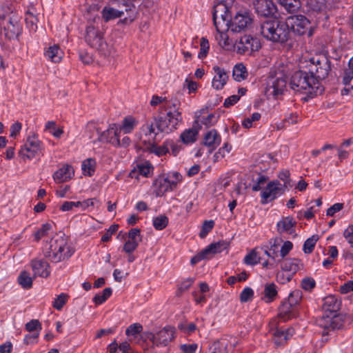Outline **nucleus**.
<instances>
[{"mask_svg": "<svg viewBox=\"0 0 353 353\" xmlns=\"http://www.w3.org/2000/svg\"><path fill=\"white\" fill-rule=\"evenodd\" d=\"M257 30L266 40L277 43H286L292 35L288 23L276 18L261 19L259 22Z\"/></svg>", "mask_w": 353, "mask_h": 353, "instance_id": "obj_1", "label": "nucleus"}, {"mask_svg": "<svg viewBox=\"0 0 353 353\" xmlns=\"http://www.w3.org/2000/svg\"><path fill=\"white\" fill-rule=\"evenodd\" d=\"M102 21L100 17L94 18L85 30V41L91 48L95 49L101 56L107 57L111 54V48L103 38L101 30Z\"/></svg>", "mask_w": 353, "mask_h": 353, "instance_id": "obj_2", "label": "nucleus"}, {"mask_svg": "<svg viewBox=\"0 0 353 353\" xmlns=\"http://www.w3.org/2000/svg\"><path fill=\"white\" fill-rule=\"evenodd\" d=\"M290 87L295 92L304 91L315 95L321 94L323 91V87L306 67L292 74L290 80Z\"/></svg>", "mask_w": 353, "mask_h": 353, "instance_id": "obj_3", "label": "nucleus"}, {"mask_svg": "<svg viewBox=\"0 0 353 353\" xmlns=\"http://www.w3.org/2000/svg\"><path fill=\"white\" fill-rule=\"evenodd\" d=\"M74 252V250L69 245L65 235L57 234L50 239L45 256L52 263H59L68 259Z\"/></svg>", "mask_w": 353, "mask_h": 353, "instance_id": "obj_4", "label": "nucleus"}, {"mask_svg": "<svg viewBox=\"0 0 353 353\" xmlns=\"http://www.w3.org/2000/svg\"><path fill=\"white\" fill-rule=\"evenodd\" d=\"M182 121L181 112L179 110H170L163 116L154 117V122L146 123L143 128L148 130L149 134H158V132H155L154 126L159 132L169 134L176 130L182 123Z\"/></svg>", "mask_w": 353, "mask_h": 353, "instance_id": "obj_5", "label": "nucleus"}, {"mask_svg": "<svg viewBox=\"0 0 353 353\" xmlns=\"http://www.w3.org/2000/svg\"><path fill=\"white\" fill-rule=\"evenodd\" d=\"M306 69H309L310 73L319 82L327 77L332 70L331 58L327 54H317L310 60Z\"/></svg>", "mask_w": 353, "mask_h": 353, "instance_id": "obj_6", "label": "nucleus"}, {"mask_svg": "<svg viewBox=\"0 0 353 353\" xmlns=\"http://www.w3.org/2000/svg\"><path fill=\"white\" fill-rule=\"evenodd\" d=\"M6 12V14H0L3 21L4 35L10 40L17 39L22 30L19 18L13 13L10 7H7Z\"/></svg>", "mask_w": 353, "mask_h": 353, "instance_id": "obj_7", "label": "nucleus"}, {"mask_svg": "<svg viewBox=\"0 0 353 353\" xmlns=\"http://www.w3.org/2000/svg\"><path fill=\"white\" fill-rule=\"evenodd\" d=\"M231 5L216 3L213 8V21L216 30L219 32L228 30L232 21V17L229 12Z\"/></svg>", "mask_w": 353, "mask_h": 353, "instance_id": "obj_8", "label": "nucleus"}, {"mask_svg": "<svg viewBox=\"0 0 353 353\" xmlns=\"http://www.w3.org/2000/svg\"><path fill=\"white\" fill-rule=\"evenodd\" d=\"M285 23H288L290 30L297 35L307 34L310 37L313 34L310 21L303 15L291 16L287 19Z\"/></svg>", "mask_w": 353, "mask_h": 353, "instance_id": "obj_9", "label": "nucleus"}, {"mask_svg": "<svg viewBox=\"0 0 353 353\" xmlns=\"http://www.w3.org/2000/svg\"><path fill=\"white\" fill-rule=\"evenodd\" d=\"M43 150V144L37 136L33 134L28 137L26 144L19 151V155L25 159H32Z\"/></svg>", "mask_w": 353, "mask_h": 353, "instance_id": "obj_10", "label": "nucleus"}, {"mask_svg": "<svg viewBox=\"0 0 353 353\" xmlns=\"http://www.w3.org/2000/svg\"><path fill=\"white\" fill-rule=\"evenodd\" d=\"M285 192V187L281 186V183L278 180L271 181L261 193V203L267 204L283 194Z\"/></svg>", "mask_w": 353, "mask_h": 353, "instance_id": "obj_11", "label": "nucleus"}, {"mask_svg": "<svg viewBox=\"0 0 353 353\" xmlns=\"http://www.w3.org/2000/svg\"><path fill=\"white\" fill-rule=\"evenodd\" d=\"M145 337L151 341L154 345L164 347L174 338V328L170 326L165 327L156 334H146Z\"/></svg>", "mask_w": 353, "mask_h": 353, "instance_id": "obj_12", "label": "nucleus"}, {"mask_svg": "<svg viewBox=\"0 0 353 353\" xmlns=\"http://www.w3.org/2000/svg\"><path fill=\"white\" fill-rule=\"evenodd\" d=\"M252 19L248 12H239L232 21L229 29L233 32H241L245 31L252 24Z\"/></svg>", "mask_w": 353, "mask_h": 353, "instance_id": "obj_13", "label": "nucleus"}, {"mask_svg": "<svg viewBox=\"0 0 353 353\" xmlns=\"http://www.w3.org/2000/svg\"><path fill=\"white\" fill-rule=\"evenodd\" d=\"M323 319L325 323L321 324V325L324 327L322 332L323 335L327 334L329 330H335L342 328L346 321H350L352 320L350 316L343 314H334L332 318Z\"/></svg>", "mask_w": 353, "mask_h": 353, "instance_id": "obj_14", "label": "nucleus"}, {"mask_svg": "<svg viewBox=\"0 0 353 353\" xmlns=\"http://www.w3.org/2000/svg\"><path fill=\"white\" fill-rule=\"evenodd\" d=\"M261 48V43L257 38L250 35L241 37L236 43V49L239 53H251L257 51Z\"/></svg>", "mask_w": 353, "mask_h": 353, "instance_id": "obj_15", "label": "nucleus"}, {"mask_svg": "<svg viewBox=\"0 0 353 353\" xmlns=\"http://www.w3.org/2000/svg\"><path fill=\"white\" fill-rule=\"evenodd\" d=\"M97 132L99 134V141L110 143L114 147L119 145V132L116 123L110 124L103 132H100L97 128Z\"/></svg>", "mask_w": 353, "mask_h": 353, "instance_id": "obj_16", "label": "nucleus"}, {"mask_svg": "<svg viewBox=\"0 0 353 353\" xmlns=\"http://www.w3.org/2000/svg\"><path fill=\"white\" fill-rule=\"evenodd\" d=\"M253 4L256 12L265 19L271 18L276 13V6L272 0H254Z\"/></svg>", "mask_w": 353, "mask_h": 353, "instance_id": "obj_17", "label": "nucleus"}, {"mask_svg": "<svg viewBox=\"0 0 353 353\" xmlns=\"http://www.w3.org/2000/svg\"><path fill=\"white\" fill-rule=\"evenodd\" d=\"M322 310L325 312L323 318H329V314L337 312L341 306V301L334 295H330L323 300Z\"/></svg>", "mask_w": 353, "mask_h": 353, "instance_id": "obj_18", "label": "nucleus"}, {"mask_svg": "<svg viewBox=\"0 0 353 353\" xmlns=\"http://www.w3.org/2000/svg\"><path fill=\"white\" fill-rule=\"evenodd\" d=\"M287 83V79L284 74L279 73L274 77H270L268 81V90H272V92L276 96L284 91Z\"/></svg>", "mask_w": 353, "mask_h": 353, "instance_id": "obj_19", "label": "nucleus"}, {"mask_svg": "<svg viewBox=\"0 0 353 353\" xmlns=\"http://www.w3.org/2000/svg\"><path fill=\"white\" fill-rule=\"evenodd\" d=\"M201 128L199 120L196 119L192 128L185 130L180 135L181 141L185 145L193 143L196 141L199 130Z\"/></svg>", "mask_w": 353, "mask_h": 353, "instance_id": "obj_20", "label": "nucleus"}, {"mask_svg": "<svg viewBox=\"0 0 353 353\" xmlns=\"http://www.w3.org/2000/svg\"><path fill=\"white\" fill-rule=\"evenodd\" d=\"M213 70L216 75L212 80V87L216 90H221L227 83L229 76L227 72L219 66H214Z\"/></svg>", "mask_w": 353, "mask_h": 353, "instance_id": "obj_21", "label": "nucleus"}, {"mask_svg": "<svg viewBox=\"0 0 353 353\" xmlns=\"http://www.w3.org/2000/svg\"><path fill=\"white\" fill-rule=\"evenodd\" d=\"M31 267L34 272V277L37 276L48 277L50 275L49 264L41 259H33L31 261Z\"/></svg>", "mask_w": 353, "mask_h": 353, "instance_id": "obj_22", "label": "nucleus"}, {"mask_svg": "<svg viewBox=\"0 0 353 353\" xmlns=\"http://www.w3.org/2000/svg\"><path fill=\"white\" fill-rule=\"evenodd\" d=\"M74 174L72 166L65 165L53 174L54 180L58 183H63L70 180Z\"/></svg>", "mask_w": 353, "mask_h": 353, "instance_id": "obj_23", "label": "nucleus"}, {"mask_svg": "<svg viewBox=\"0 0 353 353\" xmlns=\"http://www.w3.org/2000/svg\"><path fill=\"white\" fill-rule=\"evenodd\" d=\"M279 316L283 321H286L298 316L296 306L290 304V301L284 302L279 308Z\"/></svg>", "mask_w": 353, "mask_h": 353, "instance_id": "obj_24", "label": "nucleus"}, {"mask_svg": "<svg viewBox=\"0 0 353 353\" xmlns=\"http://www.w3.org/2000/svg\"><path fill=\"white\" fill-rule=\"evenodd\" d=\"M102 19L108 22L123 17V10L115 8L110 5H106L101 11Z\"/></svg>", "mask_w": 353, "mask_h": 353, "instance_id": "obj_25", "label": "nucleus"}, {"mask_svg": "<svg viewBox=\"0 0 353 353\" xmlns=\"http://www.w3.org/2000/svg\"><path fill=\"white\" fill-rule=\"evenodd\" d=\"M221 143V137L215 130L207 132L204 137L203 144L210 148V152L214 150Z\"/></svg>", "mask_w": 353, "mask_h": 353, "instance_id": "obj_26", "label": "nucleus"}, {"mask_svg": "<svg viewBox=\"0 0 353 353\" xmlns=\"http://www.w3.org/2000/svg\"><path fill=\"white\" fill-rule=\"evenodd\" d=\"M271 332L273 336V340L276 345H283L292 335V331L288 330L287 331L279 330L278 328H271Z\"/></svg>", "mask_w": 353, "mask_h": 353, "instance_id": "obj_27", "label": "nucleus"}, {"mask_svg": "<svg viewBox=\"0 0 353 353\" xmlns=\"http://www.w3.org/2000/svg\"><path fill=\"white\" fill-rule=\"evenodd\" d=\"M296 225V222L291 216H286L279 221L277 224V231L279 233L288 232L292 234L293 228Z\"/></svg>", "mask_w": 353, "mask_h": 353, "instance_id": "obj_28", "label": "nucleus"}, {"mask_svg": "<svg viewBox=\"0 0 353 353\" xmlns=\"http://www.w3.org/2000/svg\"><path fill=\"white\" fill-rule=\"evenodd\" d=\"M63 52L58 45L50 46L45 52V56L54 63H59L63 58Z\"/></svg>", "mask_w": 353, "mask_h": 353, "instance_id": "obj_29", "label": "nucleus"}, {"mask_svg": "<svg viewBox=\"0 0 353 353\" xmlns=\"http://www.w3.org/2000/svg\"><path fill=\"white\" fill-rule=\"evenodd\" d=\"M302 266L301 261L297 259H286L281 263L282 270L290 272L292 274L299 271Z\"/></svg>", "mask_w": 353, "mask_h": 353, "instance_id": "obj_30", "label": "nucleus"}, {"mask_svg": "<svg viewBox=\"0 0 353 353\" xmlns=\"http://www.w3.org/2000/svg\"><path fill=\"white\" fill-rule=\"evenodd\" d=\"M154 184L156 188L155 194L157 196H162L165 192L170 189L169 178L160 177L155 181Z\"/></svg>", "mask_w": 353, "mask_h": 353, "instance_id": "obj_31", "label": "nucleus"}, {"mask_svg": "<svg viewBox=\"0 0 353 353\" xmlns=\"http://www.w3.org/2000/svg\"><path fill=\"white\" fill-rule=\"evenodd\" d=\"M277 294L278 292L276 285L273 283H267L264 288L263 296L262 297V299L266 303H271L275 299Z\"/></svg>", "mask_w": 353, "mask_h": 353, "instance_id": "obj_32", "label": "nucleus"}, {"mask_svg": "<svg viewBox=\"0 0 353 353\" xmlns=\"http://www.w3.org/2000/svg\"><path fill=\"white\" fill-rule=\"evenodd\" d=\"M143 326L140 323H133L126 329L125 334L130 341H137L140 338Z\"/></svg>", "mask_w": 353, "mask_h": 353, "instance_id": "obj_33", "label": "nucleus"}, {"mask_svg": "<svg viewBox=\"0 0 353 353\" xmlns=\"http://www.w3.org/2000/svg\"><path fill=\"white\" fill-rule=\"evenodd\" d=\"M278 3L288 12H295L301 8L299 0H277Z\"/></svg>", "mask_w": 353, "mask_h": 353, "instance_id": "obj_34", "label": "nucleus"}, {"mask_svg": "<svg viewBox=\"0 0 353 353\" xmlns=\"http://www.w3.org/2000/svg\"><path fill=\"white\" fill-rule=\"evenodd\" d=\"M152 170V167L148 164H140L137 165V168H134L130 172V176L132 178H138V174L148 177L150 175V172Z\"/></svg>", "mask_w": 353, "mask_h": 353, "instance_id": "obj_35", "label": "nucleus"}, {"mask_svg": "<svg viewBox=\"0 0 353 353\" xmlns=\"http://www.w3.org/2000/svg\"><path fill=\"white\" fill-rule=\"evenodd\" d=\"M137 124V121L132 117H125L122 125L119 129V133L122 130L125 134L130 133Z\"/></svg>", "mask_w": 353, "mask_h": 353, "instance_id": "obj_36", "label": "nucleus"}, {"mask_svg": "<svg viewBox=\"0 0 353 353\" xmlns=\"http://www.w3.org/2000/svg\"><path fill=\"white\" fill-rule=\"evenodd\" d=\"M110 353H130V345L128 342H123L119 346L116 341L112 342L108 346Z\"/></svg>", "mask_w": 353, "mask_h": 353, "instance_id": "obj_37", "label": "nucleus"}, {"mask_svg": "<svg viewBox=\"0 0 353 353\" xmlns=\"http://www.w3.org/2000/svg\"><path fill=\"white\" fill-rule=\"evenodd\" d=\"M280 242H281V240L277 239H274L273 240V243L272 242L271 240L270 241V247L269 250L265 251V254L273 260H275L276 258L278 256Z\"/></svg>", "mask_w": 353, "mask_h": 353, "instance_id": "obj_38", "label": "nucleus"}, {"mask_svg": "<svg viewBox=\"0 0 353 353\" xmlns=\"http://www.w3.org/2000/svg\"><path fill=\"white\" fill-rule=\"evenodd\" d=\"M227 343L217 340L209 347V353H227Z\"/></svg>", "mask_w": 353, "mask_h": 353, "instance_id": "obj_39", "label": "nucleus"}, {"mask_svg": "<svg viewBox=\"0 0 353 353\" xmlns=\"http://www.w3.org/2000/svg\"><path fill=\"white\" fill-rule=\"evenodd\" d=\"M32 278L30 274L26 271H23L20 273L18 277V282L24 289H30L32 286Z\"/></svg>", "mask_w": 353, "mask_h": 353, "instance_id": "obj_40", "label": "nucleus"}, {"mask_svg": "<svg viewBox=\"0 0 353 353\" xmlns=\"http://www.w3.org/2000/svg\"><path fill=\"white\" fill-rule=\"evenodd\" d=\"M96 167V161L94 159L89 158L82 162L81 168L84 174L92 176Z\"/></svg>", "mask_w": 353, "mask_h": 353, "instance_id": "obj_41", "label": "nucleus"}, {"mask_svg": "<svg viewBox=\"0 0 353 353\" xmlns=\"http://www.w3.org/2000/svg\"><path fill=\"white\" fill-rule=\"evenodd\" d=\"M233 77L236 81H241L247 77L246 68L242 64H236L233 69Z\"/></svg>", "mask_w": 353, "mask_h": 353, "instance_id": "obj_42", "label": "nucleus"}, {"mask_svg": "<svg viewBox=\"0 0 353 353\" xmlns=\"http://www.w3.org/2000/svg\"><path fill=\"white\" fill-rule=\"evenodd\" d=\"M25 21L26 22V24L28 27L32 31H36L37 28V22L38 19L37 16L34 14L33 12H32L30 10H28L26 12V19Z\"/></svg>", "mask_w": 353, "mask_h": 353, "instance_id": "obj_43", "label": "nucleus"}, {"mask_svg": "<svg viewBox=\"0 0 353 353\" xmlns=\"http://www.w3.org/2000/svg\"><path fill=\"white\" fill-rule=\"evenodd\" d=\"M45 129L50 131L52 134L56 138H60L63 134V128L56 129V122L54 121H49L46 123Z\"/></svg>", "mask_w": 353, "mask_h": 353, "instance_id": "obj_44", "label": "nucleus"}, {"mask_svg": "<svg viewBox=\"0 0 353 353\" xmlns=\"http://www.w3.org/2000/svg\"><path fill=\"white\" fill-rule=\"evenodd\" d=\"M317 235H313L308 238L303 244V250L305 254H310L312 252L314 246L318 241Z\"/></svg>", "mask_w": 353, "mask_h": 353, "instance_id": "obj_45", "label": "nucleus"}, {"mask_svg": "<svg viewBox=\"0 0 353 353\" xmlns=\"http://www.w3.org/2000/svg\"><path fill=\"white\" fill-rule=\"evenodd\" d=\"M112 290L110 288H106L103 290L102 294H96L93 298V301L97 305L102 304L112 294Z\"/></svg>", "mask_w": 353, "mask_h": 353, "instance_id": "obj_46", "label": "nucleus"}, {"mask_svg": "<svg viewBox=\"0 0 353 353\" xmlns=\"http://www.w3.org/2000/svg\"><path fill=\"white\" fill-rule=\"evenodd\" d=\"M261 258L254 249H253L244 258V263L247 265H254L260 262Z\"/></svg>", "mask_w": 353, "mask_h": 353, "instance_id": "obj_47", "label": "nucleus"}, {"mask_svg": "<svg viewBox=\"0 0 353 353\" xmlns=\"http://www.w3.org/2000/svg\"><path fill=\"white\" fill-rule=\"evenodd\" d=\"M168 223V218L165 215L158 216L153 219V226L156 230L164 229Z\"/></svg>", "mask_w": 353, "mask_h": 353, "instance_id": "obj_48", "label": "nucleus"}, {"mask_svg": "<svg viewBox=\"0 0 353 353\" xmlns=\"http://www.w3.org/2000/svg\"><path fill=\"white\" fill-rule=\"evenodd\" d=\"M52 229L51 224L46 223L42 225L41 228L34 233V239L39 241L42 237L48 235L49 231Z\"/></svg>", "mask_w": 353, "mask_h": 353, "instance_id": "obj_49", "label": "nucleus"}, {"mask_svg": "<svg viewBox=\"0 0 353 353\" xmlns=\"http://www.w3.org/2000/svg\"><path fill=\"white\" fill-rule=\"evenodd\" d=\"M200 46L201 49L198 57L203 59L207 56L210 48L208 40L205 37H202L200 41Z\"/></svg>", "mask_w": 353, "mask_h": 353, "instance_id": "obj_50", "label": "nucleus"}, {"mask_svg": "<svg viewBox=\"0 0 353 353\" xmlns=\"http://www.w3.org/2000/svg\"><path fill=\"white\" fill-rule=\"evenodd\" d=\"M302 299V292L301 291L297 290L292 292L289 296L288 301H290V304L294 305L296 306Z\"/></svg>", "mask_w": 353, "mask_h": 353, "instance_id": "obj_51", "label": "nucleus"}, {"mask_svg": "<svg viewBox=\"0 0 353 353\" xmlns=\"http://www.w3.org/2000/svg\"><path fill=\"white\" fill-rule=\"evenodd\" d=\"M290 171L288 170H285L279 172L278 176L279 178L283 181V184H281V186L285 187V190L288 188V187H290Z\"/></svg>", "mask_w": 353, "mask_h": 353, "instance_id": "obj_52", "label": "nucleus"}, {"mask_svg": "<svg viewBox=\"0 0 353 353\" xmlns=\"http://www.w3.org/2000/svg\"><path fill=\"white\" fill-rule=\"evenodd\" d=\"M210 245L212 246L214 253L216 254L226 250L229 246V243L225 241H220L216 243H211Z\"/></svg>", "mask_w": 353, "mask_h": 353, "instance_id": "obj_53", "label": "nucleus"}, {"mask_svg": "<svg viewBox=\"0 0 353 353\" xmlns=\"http://www.w3.org/2000/svg\"><path fill=\"white\" fill-rule=\"evenodd\" d=\"M214 225V222L212 220L205 221L203 223L202 229L199 233L201 238H204L208 233L212 230Z\"/></svg>", "mask_w": 353, "mask_h": 353, "instance_id": "obj_54", "label": "nucleus"}, {"mask_svg": "<svg viewBox=\"0 0 353 353\" xmlns=\"http://www.w3.org/2000/svg\"><path fill=\"white\" fill-rule=\"evenodd\" d=\"M67 296L64 294L59 295L54 301L52 306L58 310H61L66 303Z\"/></svg>", "mask_w": 353, "mask_h": 353, "instance_id": "obj_55", "label": "nucleus"}, {"mask_svg": "<svg viewBox=\"0 0 353 353\" xmlns=\"http://www.w3.org/2000/svg\"><path fill=\"white\" fill-rule=\"evenodd\" d=\"M194 280L192 279H188L183 281L178 288V290L176 291V296H179L182 294L183 292L188 290L190 288Z\"/></svg>", "mask_w": 353, "mask_h": 353, "instance_id": "obj_56", "label": "nucleus"}, {"mask_svg": "<svg viewBox=\"0 0 353 353\" xmlns=\"http://www.w3.org/2000/svg\"><path fill=\"white\" fill-rule=\"evenodd\" d=\"M26 330L30 332L41 330V324L39 320L32 319L26 324Z\"/></svg>", "mask_w": 353, "mask_h": 353, "instance_id": "obj_57", "label": "nucleus"}, {"mask_svg": "<svg viewBox=\"0 0 353 353\" xmlns=\"http://www.w3.org/2000/svg\"><path fill=\"white\" fill-rule=\"evenodd\" d=\"M268 178L264 175H260L256 183L252 187V190L254 192L259 191L262 189V186L267 182Z\"/></svg>", "mask_w": 353, "mask_h": 353, "instance_id": "obj_58", "label": "nucleus"}, {"mask_svg": "<svg viewBox=\"0 0 353 353\" xmlns=\"http://www.w3.org/2000/svg\"><path fill=\"white\" fill-rule=\"evenodd\" d=\"M254 292L250 288H245L240 294V299L241 302H248L253 296Z\"/></svg>", "mask_w": 353, "mask_h": 353, "instance_id": "obj_59", "label": "nucleus"}, {"mask_svg": "<svg viewBox=\"0 0 353 353\" xmlns=\"http://www.w3.org/2000/svg\"><path fill=\"white\" fill-rule=\"evenodd\" d=\"M119 228L118 225H112L107 232L102 236L101 241L103 242H108L112 237V235L114 234Z\"/></svg>", "mask_w": 353, "mask_h": 353, "instance_id": "obj_60", "label": "nucleus"}, {"mask_svg": "<svg viewBox=\"0 0 353 353\" xmlns=\"http://www.w3.org/2000/svg\"><path fill=\"white\" fill-rule=\"evenodd\" d=\"M293 244L292 242L287 241L284 242L283 245L281 248L280 250V256L281 259H283L285 257V256L288 255V254L290 252V251L292 249Z\"/></svg>", "mask_w": 353, "mask_h": 353, "instance_id": "obj_61", "label": "nucleus"}, {"mask_svg": "<svg viewBox=\"0 0 353 353\" xmlns=\"http://www.w3.org/2000/svg\"><path fill=\"white\" fill-rule=\"evenodd\" d=\"M139 244L138 241L128 240L124 245L123 250L128 254L132 253L134 250H136Z\"/></svg>", "mask_w": 353, "mask_h": 353, "instance_id": "obj_62", "label": "nucleus"}, {"mask_svg": "<svg viewBox=\"0 0 353 353\" xmlns=\"http://www.w3.org/2000/svg\"><path fill=\"white\" fill-rule=\"evenodd\" d=\"M315 281L312 278H305L301 282V287L305 290L310 291L315 287Z\"/></svg>", "mask_w": 353, "mask_h": 353, "instance_id": "obj_63", "label": "nucleus"}, {"mask_svg": "<svg viewBox=\"0 0 353 353\" xmlns=\"http://www.w3.org/2000/svg\"><path fill=\"white\" fill-rule=\"evenodd\" d=\"M344 237L353 247V225H350L343 232Z\"/></svg>", "mask_w": 353, "mask_h": 353, "instance_id": "obj_64", "label": "nucleus"}]
</instances>
